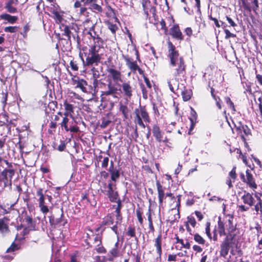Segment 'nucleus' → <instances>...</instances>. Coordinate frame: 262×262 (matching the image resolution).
<instances>
[{
  "label": "nucleus",
  "instance_id": "c9c22d12",
  "mask_svg": "<svg viewBox=\"0 0 262 262\" xmlns=\"http://www.w3.org/2000/svg\"><path fill=\"white\" fill-rule=\"evenodd\" d=\"M126 235L131 237H135V239L137 240V237L136 235V229L134 227L129 226L128 227L127 232H126Z\"/></svg>",
  "mask_w": 262,
  "mask_h": 262
},
{
  "label": "nucleus",
  "instance_id": "f704fd0d",
  "mask_svg": "<svg viewBox=\"0 0 262 262\" xmlns=\"http://www.w3.org/2000/svg\"><path fill=\"white\" fill-rule=\"evenodd\" d=\"M52 14L54 15V18L57 23L59 24L62 22L63 19L62 15L60 13V12L57 10H54L52 11Z\"/></svg>",
  "mask_w": 262,
  "mask_h": 262
},
{
  "label": "nucleus",
  "instance_id": "b1692460",
  "mask_svg": "<svg viewBox=\"0 0 262 262\" xmlns=\"http://www.w3.org/2000/svg\"><path fill=\"white\" fill-rule=\"evenodd\" d=\"M114 223L113 214L112 213H108L102 220L101 226H106L107 227H111Z\"/></svg>",
  "mask_w": 262,
  "mask_h": 262
},
{
  "label": "nucleus",
  "instance_id": "f8f14e48",
  "mask_svg": "<svg viewBox=\"0 0 262 262\" xmlns=\"http://www.w3.org/2000/svg\"><path fill=\"white\" fill-rule=\"evenodd\" d=\"M115 202H117V205H113L112 208H115V213L116 220H117V223H121L122 221L123 217L122 216L121 210L123 206L121 201L120 199H117Z\"/></svg>",
  "mask_w": 262,
  "mask_h": 262
},
{
  "label": "nucleus",
  "instance_id": "0e129e2a",
  "mask_svg": "<svg viewBox=\"0 0 262 262\" xmlns=\"http://www.w3.org/2000/svg\"><path fill=\"white\" fill-rule=\"evenodd\" d=\"M177 255L176 254H169L167 260L168 261H176L177 260Z\"/></svg>",
  "mask_w": 262,
  "mask_h": 262
},
{
  "label": "nucleus",
  "instance_id": "c03bdc74",
  "mask_svg": "<svg viewBox=\"0 0 262 262\" xmlns=\"http://www.w3.org/2000/svg\"><path fill=\"white\" fill-rule=\"evenodd\" d=\"M90 9L93 11H97L100 12L102 11V7L94 2L90 4Z\"/></svg>",
  "mask_w": 262,
  "mask_h": 262
},
{
  "label": "nucleus",
  "instance_id": "c85d7f7f",
  "mask_svg": "<svg viewBox=\"0 0 262 262\" xmlns=\"http://www.w3.org/2000/svg\"><path fill=\"white\" fill-rule=\"evenodd\" d=\"M120 251L119 249L113 247L110 251L109 253L111 255V257L108 258V260L112 261L114 260V258L117 257L119 256Z\"/></svg>",
  "mask_w": 262,
  "mask_h": 262
},
{
  "label": "nucleus",
  "instance_id": "603ef678",
  "mask_svg": "<svg viewBox=\"0 0 262 262\" xmlns=\"http://www.w3.org/2000/svg\"><path fill=\"white\" fill-rule=\"evenodd\" d=\"M254 210L257 213L262 210V201L260 198H259L258 202L254 206Z\"/></svg>",
  "mask_w": 262,
  "mask_h": 262
},
{
  "label": "nucleus",
  "instance_id": "cd10ccee",
  "mask_svg": "<svg viewBox=\"0 0 262 262\" xmlns=\"http://www.w3.org/2000/svg\"><path fill=\"white\" fill-rule=\"evenodd\" d=\"M152 133L158 142L162 141V135L158 126L155 125L153 127Z\"/></svg>",
  "mask_w": 262,
  "mask_h": 262
},
{
  "label": "nucleus",
  "instance_id": "c756f323",
  "mask_svg": "<svg viewBox=\"0 0 262 262\" xmlns=\"http://www.w3.org/2000/svg\"><path fill=\"white\" fill-rule=\"evenodd\" d=\"M1 17L3 19L7 20L11 24L14 23L17 20V17L11 16L8 14H4L1 15Z\"/></svg>",
  "mask_w": 262,
  "mask_h": 262
},
{
  "label": "nucleus",
  "instance_id": "f257e3e1",
  "mask_svg": "<svg viewBox=\"0 0 262 262\" xmlns=\"http://www.w3.org/2000/svg\"><path fill=\"white\" fill-rule=\"evenodd\" d=\"M227 216L228 219L224 221L219 217L217 222L219 235L221 236L226 235L220 246V254L224 258L228 254L230 248L237 244L241 237L239 229L236 228V225L233 224V216L229 214Z\"/></svg>",
  "mask_w": 262,
  "mask_h": 262
},
{
  "label": "nucleus",
  "instance_id": "6e6d98bb",
  "mask_svg": "<svg viewBox=\"0 0 262 262\" xmlns=\"http://www.w3.org/2000/svg\"><path fill=\"white\" fill-rule=\"evenodd\" d=\"M58 114L60 115L61 116H63V117L68 118L69 117H70V118H72L73 119L74 118L73 116V113L66 111L64 113H62L61 112H58Z\"/></svg>",
  "mask_w": 262,
  "mask_h": 262
},
{
  "label": "nucleus",
  "instance_id": "774afa93",
  "mask_svg": "<svg viewBox=\"0 0 262 262\" xmlns=\"http://www.w3.org/2000/svg\"><path fill=\"white\" fill-rule=\"evenodd\" d=\"M70 66L72 70L74 71H77L78 70V67L75 61L73 60L71 61Z\"/></svg>",
  "mask_w": 262,
  "mask_h": 262
},
{
  "label": "nucleus",
  "instance_id": "bf43d9fd",
  "mask_svg": "<svg viewBox=\"0 0 262 262\" xmlns=\"http://www.w3.org/2000/svg\"><path fill=\"white\" fill-rule=\"evenodd\" d=\"M225 33V38L228 39L231 37H235L236 36V35L234 34H233L231 33L228 30L225 29L224 30Z\"/></svg>",
  "mask_w": 262,
  "mask_h": 262
},
{
  "label": "nucleus",
  "instance_id": "a211bd4d",
  "mask_svg": "<svg viewBox=\"0 0 262 262\" xmlns=\"http://www.w3.org/2000/svg\"><path fill=\"white\" fill-rule=\"evenodd\" d=\"M26 216L24 218V222L26 223L27 227L25 230H28L29 231L35 230L36 223L35 221H33L31 215H28L27 212H25Z\"/></svg>",
  "mask_w": 262,
  "mask_h": 262
},
{
  "label": "nucleus",
  "instance_id": "37998d69",
  "mask_svg": "<svg viewBox=\"0 0 262 262\" xmlns=\"http://www.w3.org/2000/svg\"><path fill=\"white\" fill-rule=\"evenodd\" d=\"M90 72L92 75V78H99L100 77V73L98 69L93 67Z\"/></svg>",
  "mask_w": 262,
  "mask_h": 262
},
{
  "label": "nucleus",
  "instance_id": "a878e982",
  "mask_svg": "<svg viewBox=\"0 0 262 262\" xmlns=\"http://www.w3.org/2000/svg\"><path fill=\"white\" fill-rule=\"evenodd\" d=\"M170 34L173 37L177 39H183L182 34L178 26H174L172 28H171Z\"/></svg>",
  "mask_w": 262,
  "mask_h": 262
},
{
  "label": "nucleus",
  "instance_id": "49530a36",
  "mask_svg": "<svg viewBox=\"0 0 262 262\" xmlns=\"http://www.w3.org/2000/svg\"><path fill=\"white\" fill-rule=\"evenodd\" d=\"M63 106L66 111L71 112L73 114L74 113V106L72 104L68 103L67 101L63 103Z\"/></svg>",
  "mask_w": 262,
  "mask_h": 262
},
{
  "label": "nucleus",
  "instance_id": "412c9836",
  "mask_svg": "<svg viewBox=\"0 0 262 262\" xmlns=\"http://www.w3.org/2000/svg\"><path fill=\"white\" fill-rule=\"evenodd\" d=\"M118 89L117 87H116L114 84H112V82H109L107 84V90L105 91H102L101 93L102 96H108V95H113L114 97L117 98V97L115 95V94L117 93Z\"/></svg>",
  "mask_w": 262,
  "mask_h": 262
},
{
  "label": "nucleus",
  "instance_id": "680f3d73",
  "mask_svg": "<svg viewBox=\"0 0 262 262\" xmlns=\"http://www.w3.org/2000/svg\"><path fill=\"white\" fill-rule=\"evenodd\" d=\"M238 211L241 212L247 211L249 210V207L246 206L245 205H241L238 206Z\"/></svg>",
  "mask_w": 262,
  "mask_h": 262
},
{
  "label": "nucleus",
  "instance_id": "393cba45",
  "mask_svg": "<svg viewBox=\"0 0 262 262\" xmlns=\"http://www.w3.org/2000/svg\"><path fill=\"white\" fill-rule=\"evenodd\" d=\"M156 185L157 187V190L158 192V198H159V204L160 205H161L163 203V199L164 198V191L163 188L162 186L160 184V182L159 181H156Z\"/></svg>",
  "mask_w": 262,
  "mask_h": 262
},
{
  "label": "nucleus",
  "instance_id": "338daca9",
  "mask_svg": "<svg viewBox=\"0 0 262 262\" xmlns=\"http://www.w3.org/2000/svg\"><path fill=\"white\" fill-rule=\"evenodd\" d=\"M192 249L194 251H196V252H199V253H200V252H202V251H203V248L201 246H200L198 245H193L192 247Z\"/></svg>",
  "mask_w": 262,
  "mask_h": 262
},
{
  "label": "nucleus",
  "instance_id": "864d4df0",
  "mask_svg": "<svg viewBox=\"0 0 262 262\" xmlns=\"http://www.w3.org/2000/svg\"><path fill=\"white\" fill-rule=\"evenodd\" d=\"M225 101L227 104L229 105V106L233 111H235V109L234 107V105L232 101L231 100L230 98L228 97L225 98Z\"/></svg>",
  "mask_w": 262,
  "mask_h": 262
},
{
  "label": "nucleus",
  "instance_id": "aec40b11",
  "mask_svg": "<svg viewBox=\"0 0 262 262\" xmlns=\"http://www.w3.org/2000/svg\"><path fill=\"white\" fill-rule=\"evenodd\" d=\"M241 199L245 204H247L250 207H252L254 205L255 200L253 197L252 193L245 191Z\"/></svg>",
  "mask_w": 262,
  "mask_h": 262
},
{
  "label": "nucleus",
  "instance_id": "2f4dec72",
  "mask_svg": "<svg viewBox=\"0 0 262 262\" xmlns=\"http://www.w3.org/2000/svg\"><path fill=\"white\" fill-rule=\"evenodd\" d=\"M21 249V246L19 244L13 242L10 247L7 249V253H11Z\"/></svg>",
  "mask_w": 262,
  "mask_h": 262
},
{
  "label": "nucleus",
  "instance_id": "13d9d810",
  "mask_svg": "<svg viewBox=\"0 0 262 262\" xmlns=\"http://www.w3.org/2000/svg\"><path fill=\"white\" fill-rule=\"evenodd\" d=\"M17 27H7L5 28V31L6 32H10V33H13L16 31Z\"/></svg>",
  "mask_w": 262,
  "mask_h": 262
},
{
  "label": "nucleus",
  "instance_id": "3c124183",
  "mask_svg": "<svg viewBox=\"0 0 262 262\" xmlns=\"http://www.w3.org/2000/svg\"><path fill=\"white\" fill-rule=\"evenodd\" d=\"M9 172L10 173V176L13 174V171L11 170H5L2 172V176H3L2 180L5 183V181H7V173Z\"/></svg>",
  "mask_w": 262,
  "mask_h": 262
},
{
  "label": "nucleus",
  "instance_id": "a18cd8bd",
  "mask_svg": "<svg viewBox=\"0 0 262 262\" xmlns=\"http://www.w3.org/2000/svg\"><path fill=\"white\" fill-rule=\"evenodd\" d=\"M79 13L80 15L85 17H91L92 15V14L88 11V9L85 7H81L80 8Z\"/></svg>",
  "mask_w": 262,
  "mask_h": 262
},
{
  "label": "nucleus",
  "instance_id": "6e6552de",
  "mask_svg": "<svg viewBox=\"0 0 262 262\" xmlns=\"http://www.w3.org/2000/svg\"><path fill=\"white\" fill-rule=\"evenodd\" d=\"M93 247H95L94 250L98 253H106V250L102 244V236L99 234H97L94 239V242H93Z\"/></svg>",
  "mask_w": 262,
  "mask_h": 262
},
{
  "label": "nucleus",
  "instance_id": "ea45409f",
  "mask_svg": "<svg viewBox=\"0 0 262 262\" xmlns=\"http://www.w3.org/2000/svg\"><path fill=\"white\" fill-rule=\"evenodd\" d=\"M181 94L184 101H186L189 100L191 97V92L188 90H184L182 91Z\"/></svg>",
  "mask_w": 262,
  "mask_h": 262
},
{
  "label": "nucleus",
  "instance_id": "09e8293b",
  "mask_svg": "<svg viewBox=\"0 0 262 262\" xmlns=\"http://www.w3.org/2000/svg\"><path fill=\"white\" fill-rule=\"evenodd\" d=\"M56 126V122L51 121L49 124L50 129L48 130V133L50 134H53L55 132V128Z\"/></svg>",
  "mask_w": 262,
  "mask_h": 262
},
{
  "label": "nucleus",
  "instance_id": "423d86ee",
  "mask_svg": "<svg viewBox=\"0 0 262 262\" xmlns=\"http://www.w3.org/2000/svg\"><path fill=\"white\" fill-rule=\"evenodd\" d=\"M246 178L243 173H241L240 176L241 179L244 183H246L249 187L253 190H255L257 188V185L255 183V180L253 177V175L250 172L249 170H247L246 171Z\"/></svg>",
  "mask_w": 262,
  "mask_h": 262
},
{
  "label": "nucleus",
  "instance_id": "f03ea898",
  "mask_svg": "<svg viewBox=\"0 0 262 262\" xmlns=\"http://www.w3.org/2000/svg\"><path fill=\"white\" fill-rule=\"evenodd\" d=\"M168 54L170 65L173 68V76L176 77L183 76L185 73L186 65L183 58L180 56L178 51L173 44L168 42Z\"/></svg>",
  "mask_w": 262,
  "mask_h": 262
},
{
  "label": "nucleus",
  "instance_id": "79ce46f5",
  "mask_svg": "<svg viewBox=\"0 0 262 262\" xmlns=\"http://www.w3.org/2000/svg\"><path fill=\"white\" fill-rule=\"evenodd\" d=\"M70 119L69 118L63 117L61 122L60 125L61 127H64L65 130H68V123H70Z\"/></svg>",
  "mask_w": 262,
  "mask_h": 262
},
{
  "label": "nucleus",
  "instance_id": "4468645a",
  "mask_svg": "<svg viewBox=\"0 0 262 262\" xmlns=\"http://www.w3.org/2000/svg\"><path fill=\"white\" fill-rule=\"evenodd\" d=\"M88 231L90 232L91 234L88 233H86L85 238L84 239V243L86 246V249L93 247V242H94V239L96 237L98 234H95L93 230L88 227L86 228Z\"/></svg>",
  "mask_w": 262,
  "mask_h": 262
},
{
  "label": "nucleus",
  "instance_id": "5701e85b",
  "mask_svg": "<svg viewBox=\"0 0 262 262\" xmlns=\"http://www.w3.org/2000/svg\"><path fill=\"white\" fill-rule=\"evenodd\" d=\"M9 219L6 216L0 219V232L2 233H8L10 231L8 222Z\"/></svg>",
  "mask_w": 262,
  "mask_h": 262
},
{
  "label": "nucleus",
  "instance_id": "052dcab7",
  "mask_svg": "<svg viewBox=\"0 0 262 262\" xmlns=\"http://www.w3.org/2000/svg\"><path fill=\"white\" fill-rule=\"evenodd\" d=\"M111 122L110 120L104 119L102 120L100 127L102 128H106Z\"/></svg>",
  "mask_w": 262,
  "mask_h": 262
},
{
  "label": "nucleus",
  "instance_id": "7ed1b4c3",
  "mask_svg": "<svg viewBox=\"0 0 262 262\" xmlns=\"http://www.w3.org/2000/svg\"><path fill=\"white\" fill-rule=\"evenodd\" d=\"M103 45H92L90 47L89 52L85 53V61L82 59L84 66H90L93 64H97L100 62L104 50Z\"/></svg>",
  "mask_w": 262,
  "mask_h": 262
},
{
  "label": "nucleus",
  "instance_id": "ddd939ff",
  "mask_svg": "<svg viewBox=\"0 0 262 262\" xmlns=\"http://www.w3.org/2000/svg\"><path fill=\"white\" fill-rule=\"evenodd\" d=\"M107 72L109 74L108 76L111 77L115 83L122 82V75L119 71L110 68L108 69Z\"/></svg>",
  "mask_w": 262,
  "mask_h": 262
},
{
  "label": "nucleus",
  "instance_id": "dca6fc26",
  "mask_svg": "<svg viewBox=\"0 0 262 262\" xmlns=\"http://www.w3.org/2000/svg\"><path fill=\"white\" fill-rule=\"evenodd\" d=\"M122 93L126 97V99H130L132 96L133 88L129 81L123 82L121 85Z\"/></svg>",
  "mask_w": 262,
  "mask_h": 262
},
{
  "label": "nucleus",
  "instance_id": "4be33fe9",
  "mask_svg": "<svg viewBox=\"0 0 262 262\" xmlns=\"http://www.w3.org/2000/svg\"><path fill=\"white\" fill-rule=\"evenodd\" d=\"M190 225L193 228H194L196 225V222L195 218L191 215L187 216V221L185 222V226L186 227L187 231L190 235H192V231L191 228L189 226Z\"/></svg>",
  "mask_w": 262,
  "mask_h": 262
},
{
  "label": "nucleus",
  "instance_id": "e2e57ef3",
  "mask_svg": "<svg viewBox=\"0 0 262 262\" xmlns=\"http://www.w3.org/2000/svg\"><path fill=\"white\" fill-rule=\"evenodd\" d=\"M194 213L198 219L199 221H201L204 219V215L201 211H195Z\"/></svg>",
  "mask_w": 262,
  "mask_h": 262
},
{
  "label": "nucleus",
  "instance_id": "f3484780",
  "mask_svg": "<svg viewBox=\"0 0 262 262\" xmlns=\"http://www.w3.org/2000/svg\"><path fill=\"white\" fill-rule=\"evenodd\" d=\"M162 239L161 233L158 234L157 237L154 239V247L156 248V252L158 255V258H161L162 254Z\"/></svg>",
  "mask_w": 262,
  "mask_h": 262
},
{
  "label": "nucleus",
  "instance_id": "a19ab883",
  "mask_svg": "<svg viewBox=\"0 0 262 262\" xmlns=\"http://www.w3.org/2000/svg\"><path fill=\"white\" fill-rule=\"evenodd\" d=\"M236 129L242 134V130L243 131L244 133L246 135H248L250 134V129L248 128L247 125H241L236 127Z\"/></svg>",
  "mask_w": 262,
  "mask_h": 262
},
{
  "label": "nucleus",
  "instance_id": "7c9ffc66",
  "mask_svg": "<svg viewBox=\"0 0 262 262\" xmlns=\"http://www.w3.org/2000/svg\"><path fill=\"white\" fill-rule=\"evenodd\" d=\"M193 239L196 243L201 245H204L206 243V240L198 233L193 234Z\"/></svg>",
  "mask_w": 262,
  "mask_h": 262
},
{
  "label": "nucleus",
  "instance_id": "5fc2aeb1",
  "mask_svg": "<svg viewBox=\"0 0 262 262\" xmlns=\"http://www.w3.org/2000/svg\"><path fill=\"white\" fill-rule=\"evenodd\" d=\"M70 34H71V31H70L69 27L66 26L63 29V34L64 35L68 37V39L70 40V38H71Z\"/></svg>",
  "mask_w": 262,
  "mask_h": 262
},
{
  "label": "nucleus",
  "instance_id": "9b49d317",
  "mask_svg": "<svg viewBox=\"0 0 262 262\" xmlns=\"http://www.w3.org/2000/svg\"><path fill=\"white\" fill-rule=\"evenodd\" d=\"M121 170V168L120 167L119 165L116 166L115 165H111L108 170L111 174L112 181L116 182L119 178Z\"/></svg>",
  "mask_w": 262,
  "mask_h": 262
},
{
  "label": "nucleus",
  "instance_id": "9d476101",
  "mask_svg": "<svg viewBox=\"0 0 262 262\" xmlns=\"http://www.w3.org/2000/svg\"><path fill=\"white\" fill-rule=\"evenodd\" d=\"M95 23H92V26L90 27L88 34L93 39L94 44L93 45H103V41L94 31Z\"/></svg>",
  "mask_w": 262,
  "mask_h": 262
},
{
  "label": "nucleus",
  "instance_id": "e433bc0d",
  "mask_svg": "<svg viewBox=\"0 0 262 262\" xmlns=\"http://www.w3.org/2000/svg\"><path fill=\"white\" fill-rule=\"evenodd\" d=\"M119 110L122 112L124 117L125 119L128 118V108L126 105H123L122 103L120 104Z\"/></svg>",
  "mask_w": 262,
  "mask_h": 262
},
{
  "label": "nucleus",
  "instance_id": "72a5a7b5",
  "mask_svg": "<svg viewBox=\"0 0 262 262\" xmlns=\"http://www.w3.org/2000/svg\"><path fill=\"white\" fill-rule=\"evenodd\" d=\"M197 119V115L196 112L193 108L191 107V117H190V120L191 123V129L193 127V126L195 124Z\"/></svg>",
  "mask_w": 262,
  "mask_h": 262
},
{
  "label": "nucleus",
  "instance_id": "bb28decb",
  "mask_svg": "<svg viewBox=\"0 0 262 262\" xmlns=\"http://www.w3.org/2000/svg\"><path fill=\"white\" fill-rule=\"evenodd\" d=\"M124 60L126 61V64L127 67L134 72L137 71V69H138V66L136 62L133 61L131 59L127 56L124 57Z\"/></svg>",
  "mask_w": 262,
  "mask_h": 262
},
{
  "label": "nucleus",
  "instance_id": "0eeeda50",
  "mask_svg": "<svg viewBox=\"0 0 262 262\" xmlns=\"http://www.w3.org/2000/svg\"><path fill=\"white\" fill-rule=\"evenodd\" d=\"M72 84L75 85L76 88H79L82 92H88L86 88L88 82L83 79L80 78L77 76H74L72 78Z\"/></svg>",
  "mask_w": 262,
  "mask_h": 262
},
{
  "label": "nucleus",
  "instance_id": "69168bd1",
  "mask_svg": "<svg viewBox=\"0 0 262 262\" xmlns=\"http://www.w3.org/2000/svg\"><path fill=\"white\" fill-rule=\"evenodd\" d=\"M65 148H66V144L64 143V142L61 141L60 144L58 146V147H57V149L59 151H62L64 150Z\"/></svg>",
  "mask_w": 262,
  "mask_h": 262
},
{
  "label": "nucleus",
  "instance_id": "20e7f679",
  "mask_svg": "<svg viewBox=\"0 0 262 262\" xmlns=\"http://www.w3.org/2000/svg\"><path fill=\"white\" fill-rule=\"evenodd\" d=\"M136 117L135 118V122L143 128L145 127L142 119L145 122H149L150 118L148 113L144 107L141 106L140 109H136L135 111Z\"/></svg>",
  "mask_w": 262,
  "mask_h": 262
},
{
  "label": "nucleus",
  "instance_id": "1a4fd4ad",
  "mask_svg": "<svg viewBox=\"0 0 262 262\" xmlns=\"http://www.w3.org/2000/svg\"><path fill=\"white\" fill-rule=\"evenodd\" d=\"M36 194L39 198V207L40 208V211L44 214L49 212V210L46 205H45V196L43 193V189L39 188L37 190Z\"/></svg>",
  "mask_w": 262,
  "mask_h": 262
},
{
  "label": "nucleus",
  "instance_id": "473e14b6",
  "mask_svg": "<svg viewBox=\"0 0 262 262\" xmlns=\"http://www.w3.org/2000/svg\"><path fill=\"white\" fill-rule=\"evenodd\" d=\"M136 214L140 225H142L143 223V212L142 209L140 207L137 208L136 210Z\"/></svg>",
  "mask_w": 262,
  "mask_h": 262
},
{
  "label": "nucleus",
  "instance_id": "4d7b16f0",
  "mask_svg": "<svg viewBox=\"0 0 262 262\" xmlns=\"http://www.w3.org/2000/svg\"><path fill=\"white\" fill-rule=\"evenodd\" d=\"M118 224V223H117V220H116V224L114 225H113V226H111V227H110L111 228V229H112V230L114 232V233H115V234L117 235V237H118L119 235V232L118 231V226H117Z\"/></svg>",
  "mask_w": 262,
  "mask_h": 262
},
{
  "label": "nucleus",
  "instance_id": "39448f33",
  "mask_svg": "<svg viewBox=\"0 0 262 262\" xmlns=\"http://www.w3.org/2000/svg\"><path fill=\"white\" fill-rule=\"evenodd\" d=\"M60 214L59 217H55L54 215L49 217V223L52 228H56L60 226H64L67 224V220L64 218L62 209L60 210Z\"/></svg>",
  "mask_w": 262,
  "mask_h": 262
},
{
  "label": "nucleus",
  "instance_id": "58836bf2",
  "mask_svg": "<svg viewBox=\"0 0 262 262\" xmlns=\"http://www.w3.org/2000/svg\"><path fill=\"white\" fill-rule=\"evenodd\" d=\"M12 3L13 2L12 1H10L8 2L5 6L6 9L7 10L11 13H14L17 12V9L15 7L12 6Z\"/></svg>",
  "mask_w": 262,
  "mask_h": 262
},
{
  "label": "nucleus",
  "instance_id": "4c0bfd02",
  "mask_svg": "<svg viewBox=\"0 0 262 262\" xmlns=\"http://www.w3.org/2000/svg\"><path fill=\"white\" fill-rule=\"evenodd\" d=\"M106 24L108 29L111 31V32L113 34H115L117 30H118V26L116 24H113L110 21L106 22Z\"/></svg>",
  "mask_w": 262,
  "mask_h": 262
},
{
  "label": "nucleus",
  "instance_id": "6ab92c4d",
  "mask_svg": "<svg viewBox=\"0 0 262 262\" xmlns=\"http://www.w3.org/2000/svg\"><path fill=\"white\" fill-rule=\"evenodd\" d=\"M107 195L111 202H115L119 197L118 192L114 191L113 184L111 182H110L108 184Z\"/></svg>",
  "mask_w": 262,
  "mask_h": 262
},
{
  "label": "nucleus",
  "instance_id": "2eb2a0df",
  "mask_svg": "<svg viewBox=\"0 0 262 262\" xmlns=\"http://www.w3.org/2000/svg\"><path fill=\"white\" fill-rule=\"evenodd\" d=\"M154 214V213L152 210L151 209L150 206H149L148 209V211L146 213V215L147 217L148 226L149 229V231H148V232L149 233H151L152 234H154L155 232V228L154 226L153 220L152 217V215Z\"/></svg>",
  "mask_w": 262,
  "mask_h": 262
},
{
  "label": "nucleus",
  "instance_id": "de8ad7c7",
  "mask_svg": "<svg viewBox=\"0 0 262 262\" xmlns=\"http://www.w3.org/2000/svg\"><path fill=\"white\" fill-rule=\"evenodd\" d=\"M211 223L210 222H207L205 225V233L209 239H211V234L210 232Z\"/></svg>",
  "mask_w": 262,
  "mask_h": 262
},
{
  "label": "nucleus",
  "instance_id": "8fccbe9b",
  "mask_svg": "<svg viewBox=\"0 0 262 262\" xmlns=\"http://www.w3.org/2000/svg\"><path fill=\"white\" fill-rule=\"evenodd\" d=\"M236 167L234 166L229 173L228 178L232 179L233 181H235L237 178V175L236 173Z\"/></svg>",
  "mask_w": 262,
  "mask_h": 262
}]
</instances>
